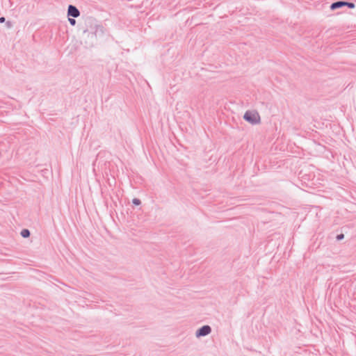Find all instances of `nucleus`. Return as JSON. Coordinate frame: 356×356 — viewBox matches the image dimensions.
I'll return each instance as SVG.
<instances>
[{"mask_svg": "<svg viewBox=\"0 0 356 356\" xmlns=\"http://www.w3.org/2000/svg\"><path fill=\"white\" fill-rule=\"evenodd\" d=\"M243 118L251 124H257L260 122V116L257 111H247Z\"/></svg>", "mask_w": 356, "mask_h": 356, "instance_id": "1", "label": "nucleus"}, {"mask_svg": "<svg viewBox=\"0 0 356 356\" xmlns=\"http://www.w3.org/2000/svg\"><path fill=\"white\" fill-rule=\"evenodd\" d=\"M211 332V327L209 325H204L201 327L196 333L197 337L205 336Z\"/></svg>", "mask_w": 356, "mask_h": 356, "instance_id": "2", "label": "nucleus"}, {"mask_svg": "<svg viewBox=\"0 0 356 356\" xmlns=\"http://www.w3.org/2000/svg\"><path fill=\"white\" fill-rule=\"evenodd\" d=\"M79 14H80L79 11L76 7H74L72 5H70L68 7V15H69L72 16L74 17H77L79 16Z\"/></svg>", "mask_w": 356, "mask_h": 356, "instance_id": "3", "label": "nucleus"}, {"mask_svg": "<svg viewBox=\"0 0 356 356\" xmlns=\"http://www.w3.org/2000/svg\"><path fill=\"white\" fill-rule=\"evenodd\" d=\"M343 6H345V2L344 1H337V2L333 3L331 5L330 8L332 10H335V9L341 8V7H342Z\"/></svg>", "mask_w": 356, "mask_h": 356, "instance_id": "4", "label": "nucleus"}, {"mask_svg": "<svg viewBox=\"0 0 356 356\" xmlns=\"http://www.w3.org/2000/svg\"><path fill=\"white\" fill-rule=\"evenodd\" d=\"M30 233L28 229H23L21 232V235L23 237H28L29 236Z\"/></svg>", "mask_w": 356, "mask_h": 356, "instance_id": "5", "label": "nucleus"}, {"mask_svg": "<svg viewBox=\"0 0 356 356\" xmlns=\"http://www.w3.org/2000/svg\"><path fill=\"white\" fill-rule=\"evenodd\" d=\"M345 6H347L350 8H354L355 4L353 3L345 2Z\"/></svg>", "mask_w": 356, "mask_h": 356, "instance_id": "6", "label": "nucleus"}, {"mask_svg": "<svg viewBox=\"0 0 356 356\" xmlns=\"http://www.w3.org/2000/svg\"><path fill=\"white\" fill-rule=\"evenodd\" d=\"M133 203L135 204V205H139L140 204V200L137 199V198H134L133 200Z\"/></svg>", "mask_w": 356, "mask_h": 356, "instance_id": "7", "label": "nucleus"}, {"mask_svg": "<svg viewBox=\"0 0 356 356\" xmlns=\"http://www.w3.org/2000/svg\"><path fill=\"white\" fill-rule=\"evenodd\" d=\"M69 22H70V23L72 25H73V26H74V25L75 24V23H76V21H75L74 19H70H70H69Z\"/></svg>", "mask_w": 356, "mask_h": 356, "instance_id": "8", "label": "nucleus"}, {"mask_svg": "<svg viewBox=\"0 0 356 356\" xmlns=\"http://www.w3.org/2000/svg\"><path fill=\"white\" fill-rule=\"evenodd\" d=\"M343 238V234H339V235H338V236H337V238L338 240H341V239H342Z\"/></svg>", "mask_w": 356, "mask_h": 356, "instance_id": "9", "label": "nucleus"}, {"mask_svg": "<svg viewBox=\"0 0 356 356\" xmlns=\"http://www.w3.org/2000/svg\"><path fill=\"white\" fill-rule=\"evenodd\" d=\"M5 22V18H4L3 17H1V18H0V22H1V23H3V22Z\"/></svg>", "mask_w": 356, "mask_h": 356, "instance_id": "10", "label": "nucleus"}]
</instances>
